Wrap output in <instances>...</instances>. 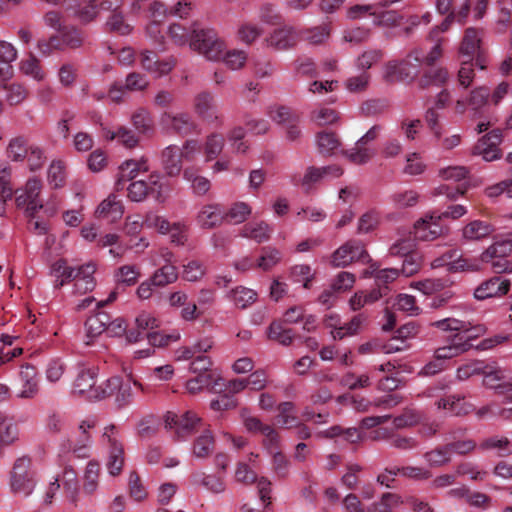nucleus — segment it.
Masks as SVG:
<instances>
[{
	"label": "nucleus",
	"mask_w": 512,
	"mask_h": 512,
	"mask_svg": "<svg viewBox=\"0 0 512 512\" xmlns=\"http://www.w3.org/2000/svg\"><path fill=\"white\" fill-rule=\"evenodd\" d=\"M190 48L209 61H222L231 71L245 67L248 53L243 49L226 50L225 42L213 29L194 30Z\"/></svg>",
	"instance_id": "1"
},
{
	"label": "nucleus",
	"mask_w": 512,
	"mask_h": 512,
	"mask_svg": "<svg viewBox=\"0 0 512 512\" xmlns=\"http://www.w3.org/2000/svg\"><path fill=\"white\" fill-rule=\"evenodd\" d=\"M434 40L435 44L425 56L423 55V51L420 48H415L408 54L406 60H393L386 63L384 66V77L388 81H396L415 76L418 70L415 67L413 71H411L409 63L411 58H413L417 64L422 63L427 66H432L442 56V39L437 38Z\"/></svg>",
	"instance_id": "2"
},
{
	"label": "nucleus",
	"mask_w": 512,
	"mask_h": 512,
	"mask_svg": "<svg viewBox=\"0 0 512 512\" xmlns=\"http://www.w3.org/2000/svg\"><path fill=\"white\" fill-rule=\"evenodd\" d=\"M10 487L15 495L28 497L36 487L35 472L31 469L28 457L18 458L13 465L10 475Z\"/></svg>",
	"instance_id": "3"
},
{
	"label": "nucleus",
	"mask_w": 512,
	"mask_h": 512,
	"mask_svg": "<svg viewBox=\"0 0 512 512\" xmlns=\"http://www.w3.org/2000/svg\"><path fill=\"white\" fill-rule=\"evenodd\" d=\"M144 392V387L138 381L124 382L120 377H111L105 380V398L115 395L118 408H124L134 402L135 396Z\"/></svg>",
	"instance_id": "4"
},
{
	"label": "nucleus",
	"mask_w": 512,
	"mask_h": 512,
	"mask_svg": "<svg viewBox=\"0 0 512 512\" xmlns=\"http://www.w3.org/2000/svg\"><path fill=\"white\" fill-rule=\"evenodd\" d=\"M96 424L97 420L93 416L81 420L76 431H74L67 441V450L78 458L89 457L92 444L91 431L96 427Z\"/></svg>",
	"instance_id": "5"
},
{
	"label": "nucleus",
	"mask_w": 512,
	"mask_h": 512,
	"mask_svg": "<svg viewBox=\"0 0 512 512\" xmlns=\"http://www.w3.org/2000/svg\"><path fill=\"white\" fill-rule=\"evenodd\" d=\"M97 375L96 368L81 369L75 379L73 392L90 401L104 399L105 381L97 385Z\"/></svg>",
	"instance_id": "6"
},
{
	"label": "nucleus",
	"mask_w": 512,
	"mask_h": 512,
	"mask_svg": "<svg viewBox=\"0 0 512 512\" xmlns=\"http://www.w3.org/2000/svg\"><path fill=\"white\" fill-rule=\"evenodd\" d=\"M201 418L192 411L182 414L167 412L164 417L165 428L175 433L178 439H184L201 426Z\"/></svg>",
	"instance_id": "7"
},
{
	"label": "nucleus",
	"mask_w": 512,
	"mask_h": 512,
	"mask_svg": "<svg viewBox=\"0 0 512 512\" xmlns=\"http://www.w3.org/2000/svg\"><path fill=\"white\" fill-rule=\"evenodd\" d=\"M369 255L361 241L349 240L337 248L331 255V265L346 267L355 261H367Z\"/></svg>",
	"instance_id": "8"
},
{
	"label": "nucleus",
	"mask_w": 512,
	"mask_h": 512,
	"mask_svg": "<svg viewBox=\"0 0 512 512\" xmlns=\"http://www.w3.org/2000/svg\"><path fill=\"white\" fill-rule=\"evenodd\" d=\"M42 189V182L36 177L27 180L25 186L16 190V204L23 207L33 216L37 211L43 208V203L39 198Z\"/></svg>",
	"instance_id": "9"
},
{
	"label": "nucleus",
	"mask_w": 512,
	"mask_h": 512,
	"mask_svg": "<svg viewBox=\"0 0 512 512\" xmlns=\"http://www.w3.org/2000/svg\"><path fill=\"white\" fill-rule=\"evenodd\" d=\"M441 216L438 213L426 214L415 225V237L422 241H433L448 234V228L440 224Z\"/></svg>",
	"instance_id": "10"
},
{
	"label": "nucleus",
	"mask_w": 512,
	"mask_h": 512,
	"mask_svg": "<svg viewBox=\"0 0 512 512\" xmlns=\"http://www.w3.org/2000/svg\"><path fill=\"white\" fill-rule=\"evenodd\" d=\"M195 113L204 121L213 124H222V117L219 113L214 96L207 91L200 92L193 99Z\"/></svg>",
	"instance_id": "11"
},
{
	"label": "nucleus",
	"mask_w": 512,
	"mask_h": 512,
	"mask_svg": "<svg viewBox=\"0 0 512 512\" xmlns=\"http://www.w3.org/2000/svg\"><path fill=\"white\" fill-rule=\"evenodd\" d=\"M483 385L497 393H504L512 387V377L497 365H484L481 369Z\"/></svg>",
	"instance_id": "12"
},
{
	"label": "nucleus",
	"mask_w": 512,
	"mask_h": 512,
	"mask_svg": "<svg viewBox=\"0 0 512 512\" xmlns=\"http://www.w3.org/2000/svg\"><path fill=\"white\" fill-rule=\"evenodd\" d=\"M39 391L37 370L34 366L26 364L21 366L17 379V397L23 399L33 398Z\"/></svg>",
	"instance_id": "13"
},
{
	"label": "nucleus",
	"mask_w": 512,
	"mask_h": 512,
	"mask_svg": "<svg viewBox=\"0 0 512 512\" xmlns=\"http://www.w3.org/2000/svg\"><path fill=\"white\" fill-rule=\"evenodd\" d=\"M490 91L485 86L474 88L467 99H458L454 105V111L463 115L468 108L474 113H479L489 103Z\"/></svg>",
	"instance_id": "14"
},
{
	"label": "nucleus",
	"mask_w": 512,
	"mask_h": 512,
	"mask_svg": "<svg viewBox=\"0 0 512 512\" xmlns=\"http://www.w3.org/2000/svg\"><path fill=\"white\" fill-rule=\"evenodd\" d=\"M511 282L504 276H494L483 281L474 290V297L477 300H485L492 297H501L508 293Z\"/></svg>",
	"instance_id": "15"
},
{
	"label": "nucleus",
	"mask_w": 512,
	"mask_h": 512,
	"mask_svg": "<svg viewBox=\"0 0 512 512\" xmlns=\"http://www.w3.org/2000/svg\"><path fill=\"white\" fill-rule=\"evenodd\" d=\"M502 141V133L499 129L493 130L483 136L473 149V154L480 155L487 161H494L501 157L499 144Z\"/></svg>",
	"instance_id": "16"
},
{
	"label": "nucleus",
	"mask_w": 512,
	"mask_h": 512,
	"mask_svg": "<svg viewBox=\"0 0 512 512\" xmlns=\"http://www.w3.org/2000/svg\"><path fill=\"white\" fill-rule=\"evenodd\" d=\"M150 170L148 158L145 156L139 159L125 160L119 166L118 178L116 182L117 189H123L126 181H132L142 173Z\"/></svg>",
	"instance_id": "17"
},
{
	"label": "nucleus",
	"mask_w": 512,
	"mask_h": 512,
	"mask_svg": "<svg viewBox=\"0 0 512 512\" xmlns=\"http://www.w3.org/2000/svg\"><path fill=\"white\" fill-rule=\"evenodd\" d=\"M224 220V211L219 203H207L202 205L196 216V224L201 229H214Z\"/></svg>",
	"instance_id": "18"
},
{
	"label": "nucleus",
	"mask_w": 512,
	"mask_h": 512,
	"mask_svg": "<svg viewBox=\"0 0 512 512\" xmlns=\"http://www.w3.org/2000/svg\"><path fill=\"white\" fill-rule=\"evenodd\" d=\"M140 64L146 71L160 77L168 74L173 69L175 62L172 58L159 60L154 51L143 50L140 53Z\"/></svg>",
	"instance_id": "19"
},
{
	"label": "nucleus",
	"mask_w": 512,
	"mask_h": 512,
	"mask_svg": "<svg viewBox=\"0 0 512 512\" xmlns=\"http://www.w3.org/2000/svg\"><path fill=\"white\" fill-rule=\"evenodd\" d=\"M471 344L463 339L461 335H452L447 338L444 345L438 347L434 351V358L443 362L455 358L471 348Z\"/></svg>",
	"instance_id": "20"
},
{
	"label": "nucleus",
	"mask_w": 512,
	"mask_h": 512,
	"mask_svg": "<svg viewBox=\"0 0 512 512\" xmlns=\"http://www.w3.org/2000/svg\"><path fill=\"white\" fill-rule=\"evenodd\" d=\"M59 481H61L67 501L74 507H79L81 505V492L75 469L71 466L65 467Z\"/></svg>",
	"instance_id": "21"
},
{
	"label": "nucleus",
	"mask_w": 512,
	"mask_h": 512,
	"mask_svg": "<svg viewBox=\"0 0 512 512\" xmlns=\"http://www.w3.org/2000/svg\"><path fill=\"white\" fill-rule=\"evenodd\" d=\"M161 124L168 130H172L180 135L192 133L196 124L188 113H164L161 116Z\"/></svg>",
	"instance_id": "22"
},
{
	"label": "nucleus",
	"mask_w": 512,
	"mask_h": 512,
	"mask_svg": "<svg viewBox=\"0 0 512 512\" xmlns=\"http://www.w3.org/2000/svg\"><path fill=\"white\" fill-rule=\"evenodd\" d=\"M95 272L96 264L93 262H89L78 268H75L73 281L76 294L82 295L92 291L95 288Z\"/></svg>",
	"instance_id": "23"
},
{
	"label": "nucleus",
	"mask_w": 512,
	"mask_h": 512,
	"mask_svg": "<svg viewBox=\"0 0 512 512\" xmlns=\"http://www.w3.org/2000/svg\"><path fill=\"white\" fill-rule=\"evenodd\" d=\"M298 36L293 27L284 26L275 29L267 38V45L276 50H286L293 47Z\"/></svg>",
	"instance_id": "24"
},
{
	"label": "nucleus",
	"mask_w": 512,
	"mask_h": 512,
	"mask_svg": "<svg viewBox=\"0 0 512 512\" xmlns=\"http://www.w3.org/2000/svg\"><path fill=\"white\" fill-rule=\"evenodd\" d=\"M436 406L439 410H444L455 416L467 415L475 410L472 403L458 395H450L445 398H441L436 402Z\"/></svg>",
	"instance_id": "25"
},
{
	"label": "nucleus",
	"mask_w": 512,
	"mask_h": 512,
	"mask_svg": "<svg viewBox=\"0 0 512 512\" xmlns=\"http://www.w3.org/2000/svg\"><path fill=\"white\" fill-rule=\"evenodd\" d=\"M124 213L121 200L116 195L110 194L97 207L95 215L98 218L106 219L109 222H116Z\"/></svg>",
	"instance_id": "26"
},
{
	"label": "nucleus",
	"mask_w": 512,
	"mask_h": 512,
	"mask_svg": "<svg viewBox=\"0 0 512 512\" xmlns=\"http://www.w3.org/2000/svg\"><path fill=\"white\" fill-rule=\"evenodd\" d=\"M182 163L180 147L169 145L162 151L161 164L167 176L179 175L182 170Z\"/></svg>",
	"instance_id": "27"
},
{
	"label": "nucleus",
	"mask_w": 512,
	"mask_h": 512,
	"mask_svg": "<svg viewBox=\"0 0 512 512\" xmlns=\"http://www.w3.org/2000/svg\"><path fill=\"white\" fill-rule=\"evenodd\" d=\"M494 232V227L489 222L472 220L461 230L462 238L468 242L481 241L488 238Z\"/></svg>",
	"instance_id": "28"
},
{
	"label": "nucleus",
	"mask_w": 512,
	"mask_h": 512,
	"mask_svg": "<svg viewBox=\"0 0 512 512\" xmlns=\"http://www.w3.org/2000/svg\"><path fill=\"white\" fill-rule=\"evenodd\" d=\"M146 185L148 188V195H151L155 201L159 203H164L166 201L170 193V186L160 172H151L146 180Z\"/></svg>",
	"instance_id": "29"
},
{
	"label": "nucleus",
	"mask_w": 512,
	"mask_h": 512,
	"mask_svg": "<svg viewBox=\"0 0 512 512\" xmlns=\"http://www.w3.org/2000/svg\"><path fill=\"white\" fill-rule=\"evenodd\" d=\"M191 479L194 485L202 486L214 494H221L226 490L224 475L195 472L192 474Z\"/></svg>",
	"instance_id": "30"
},
{
	"label": "nucleus",
	"mask_w": 512,
	"mask_h": 512,
	"mask_svg": "<svg viewBox=\"0 0 512 512\" xmlns=\"http://www.w3.org/2000/svg\"><path fill=\"white\" fill-rule=\"evenodd\" d=\"M215 448V439L210 429H203L195 438L192 446V454L198 459L209 457Z\"/></svg>",
	"instance_id": "31"
},
{
	"label": "nucleus",
	"mask_w": 512,
	"mask_h": 512,
	"mask_svg": "<svg viewBox=\"0 0 512 512\" xmlns=\"http://www.w3.org/2000/svg\"><path fill=\"white\" fill-rule=\"evenodd\" d=\"M100 467L96 462L90 461L84 470L82 476V485L80 488L81 496H92L99 487Z\"/></svg>",
	"instance_id": "32"
},
{
	"label": "nucleus",
	"mask_w": 512,
	"mask_h": 512,
	"mask_svg": "<svg viewBox=\"0 0 512 512\" xmlns=\"http://www.w3.org/2000/svg\"><path fill=\"white\" fill-rule=\"evenodd\" d=\"M183 178L190 183L192 192L197 196L206 195L211 188L210 180L200 175L199 170L195 167L185 168L183 170Z\"/></svg>",
	"instance_id": "33"
},
{
	"label": "nucleus",
	"mask_w": 512,
	"mask_h": 512,
	"mask_svg": "<svg viewBox=\"0 0 512 512\" xmlns=\"http://www.w3.org/2000/svg\"><path fill=\"white\" fill-rule=\"evenodd\" d=\"M404 503V496L397 493L386 492L368 507V512H393Z\"/></svg>",
	"instance_id": "34"
},
{
	"label": "nucleus",
	"mask_w": 512,
	"mask_h": 512,
	"mask_svg": "<svg viewBox=\"0 0 512 512\" xmlns=\"http://www.w3.org/2000/svg\"><path fill=\"white\" fill-rule=\"evenodd\" d=\"M388 287L373 289L369 292H357L349 300L350 309L353 311L360 310L366 305L374 302L387 295Z\"/></svg>",
	"instance_id": "35"
},
{
	"label": "nucleus",
	"mask_w": 512,
	"mask_h": 512,
	"mask_svg": "<svg viewBox=\"0 0 512 512\" xmlns=\"http://www.w3.org/2000/svg\"><path fill=\"white\" fill-rule=\"evenodd\" d=\"M389 200L395 209L404 210L415 207L420 200V194L414 189H400L392 193Z\"/></svg>",
	"instance_id": "36"
},
{
	"label": "nucleus",
	"mask_w": 512,
	"mask_h": 512,
	"mask_svg": "<svg viewBox=\"0 0 512 512\" xmlns=\"http://www.w3.org/2000/svg\"><path fill=\"white\" fill-rule=\"evenodd\" d=\"M343 155L353 164L364 165L375 157L376 150L357 140L353 148L343 151Z\"/></svg>",
	"instance_id": "37"
},
{
	"label": "nucleus",
	"mask_w": 512,
	"mask_h": 512,
	"mask_svg": "<svg viewBox=\"0 0 512 512\" xmlns=\"http://www.w3.org/2000/svg\"><path fill=\"white\" fill-rule=\"evenodd\" d=\"M271 232L272 229L266 222L259 221L244 225L241 229V236L262 243L269 240Z\"/></svg>",
	"instance_id": "38"
},
{
	"label": "nucleus",
	"mask_w": 512,
	"mask_h": 512,
	"mask_svg": "<svg viewBox=\"0 0 512 512\" xmlns=\"http://www.w3.org/2000/svg\"><path fill=\"white\" fill-rule=\"evenodd\" d=\"M20 72L33 79L34 81L41 82L46 78V72L44 71L40 60L33 54L22 60L19 64Z\"/></svg>",
	"instance_id": "39"
},
{
	"label": "nucleus",
	"mask_w": 512,
	"mask_h": 512,
	"mask_svg": "<svg viewBox=\"0 0 512 512\" xmlns=\"http://www.w3.org/2000/svg\"><path fill=\"white\" fill-rule=\"evenodd\" d=\"M109 316L105 313H98L90 316L85 322L86 345H90L93 339L105 332Z\"/></svg>",
	"instance_id": "40"
},
{
	"label": "nucleus",
	"mask_w": 512,
	"mask_h": 512,
	"mask_svg": "<svg viewBox=\"0 0 512 512\" xmlns=\"http://www.w3.org/2000/svg\"><path fill=\"white\" fill-rule=\"evenodd\" d=\"M104 137L107 140H116L127 149L135 148L139 143L136 134L126 127H118L116 130H105Z\"/></svg>",
	"instance_id": "41"
},
{
	"label": "nucleus",
	"mask_w": 512,
	"mask_h": 512,
	"mask_svg": "<svg viewBox=\"0 0 512 512\" xmlns=\"http://www.w3.org/2000/svg\"><path fill=\"white\" fill-rule=\"evenodd\" d=\"M479 48V31L473 27L467 28L459 49L460 54L467 59H472L477 54Z\"/></svg>",
	"instance_id": "42"
},
{
	"label": "nucleus",
	"mask_w": 512,
	"mask_h": 512,
	"mask_svg": "<svg viewBox=\"0 0 512 512\" xmlns=\"http://www.w3.org/2000/svg\"><path fill=\"white\" fill-rule=\"evenodd\" d=\"M225 145V138L221 133L212 132L205 138L203 151L205 161L210 162L216 159L222 152Z\"/></svg>",
	"instance_id": "43"
},
{
	"label": "nucleus",
	"mask_w": 512,
	"mask_h": 512,
	"mask_svg": "<svg viewBox=\"0 0 512 512\" xmlns=\"http://www.w3.org/2000/svg\"><path fill=\"white\" fill-rule=\"evenodd\" d=\"M178 270L174 264L162 265L150 276L155 287L164 288L178 279Z\"/></svg>",
	"instance_id": "44"
},
{
	"label": "nucleus",
	"mask_w": 512,
	"mask_h": 512,
	"mask_svg": "<svg viewBox=\"0 0 512 512\" xmlns=\"http://www.w3.org/2000/svg\"><path fill=\"white\" fill-rule=\"evenodd\" d=\"M113 276L117 284L133 286L138 282L141 276V270L138 265L125 264L117 268Z\"/></svg>",
	"instance_id": "45"
},
{
	"label": "nucleus",
	"mask_w": 512,
	"mask_h": 512,
	"mask_svg": "<svg viewBox=\"0 0 512 512\" xmlns=\"http://www.w3.org/2000/svg\"><path fill=\"white\" fill-rule=\"evenodd\" d=\"M512 252V238L496 241L484 250L480 256L482 262H490L495 258H506Z\"/></svg>",
	"instance_id": "46"
},
{
	"label": "nucleus",
	"mask_w": 512,
	"mask_h": 512,
	"mask_svg": "<svg viewBox=\"0 0 512 512\" xmlns=\"http://www.w3.org/2000/svg\"><path fill=\"white\" fill-rule=\"evenodd\" d=\"M228 297L237 308L245 309L257 300V293L250 288L238 286L229 292Z\"/></svg>",
	"instance_id": "47"
},
{
	"label": "nucleus",
	"mask_w": 512,
	"mask_h": 512,
	"mask_svg": "<svg viewBox=\"0 0 512 512\" xmlns=\"http://www.w3.org/2000/svg\"><path fill=\"white\" fill-rule=\"evenodd\" d=\"M479 449L482 451L496 450L499 456H509L512 454V444L507 437L492 436L484 439Z\"/></svg>",
	"instance_id": "48"
},
{
	"label": "nucleus",
	"mask_w": 512,
	"mask_h": 512,
	"mask_svg": "<svg viewBox=\"0 0 512 512\" xmlns=\"http://www.w3.org/2000/svg\"><path fill=\"white\" fill-rule=\"evenodd\" d=\"M277 421L285 428L296 427L299 424L297 410L294 403L286 401L278 405Z\"/></svg>",
	"instance_id": "49"
},
{
	"label": "nucleus",
	"mask_w": 512,
	"mask_h": 512,
	"mask_svg": "<svg viewBox=\"0 0 512 512\" xmlns=\"http://www.w3.org/2000/svg\"><path fill=\"white\" fill-rule=\"evenodd\" d=\"M262 34L263 29L259 25L248 21L241 22L236 31L237 39L246 45L253 44Z\"/></svg>",
	"instance_id": "50"
},
{
	"label": "nucleus",
	"mask_w": 512,
	"mask_h": 512,
	"mask_svg": "<svg viewBox=\"0 0 512 512\" xmlns=\"http://www.w3.org/2000/svg\"><path fill=\"white\" fill-rule=\"evenodd\" d=\"M47 181L54 189L62 188L66 182V165L62 160H53L47 171Z\"/></svg>",
	"instance_id": "51"
},
{
	"label": "nucleus",
	"mask_w": 512,
	"mask_h": 512,
	"mask_svg": "<svg viewBox=\"0 0 512 512\" xmlns=\"http://www.w3.org/2000/svg\"><path fill=\"white\" fill-rule=\"evenodd\" d=\"M430 467H442L451 461V451L448 444L436 447L423 455Z\"/></svg>",
	"instance_id": "52"
},
{
	"label": "nucleus",
	"mask_w": 512,
	"mask_h": 512,
	"mask_svg": "<svg viewBox=\"0 0 512 512\" xmlns=\"http://www.w3.org/2000/svg\"><path fill=\"white\" fill-rule=\"evenodd\" d=\"M403 16L395 10H381L376 8L373 14V24L384 28H393L400 25Z\"/></svg>",
	"instance_id": "53"
},
{
	"label": "nucleus",
	"mask_w": 512,
	"mask_h": 512,
	"mask_svg": "<svg viewBox=\"0 0 512 512\" xmlns=\"http://www.w3.org/2000/svg\"><path fill=\"white\" fill-rule=\"evenodd\" d=\"M365 322L366 316L364 314H357L350 322L344 324L336 331H331V335L334 339H343L346 336H353L360 332Z\"/></svg>",
	"instance_id": "54"
},
{
	"label": "nucleus",
	"mask_w": 512,
	"mask_h": 512,
	"mask_svg": "<svg viewBox=\"0 0 512 512\" xmlns=\"http://www.w3.org/2000/svg\"><path fill=\"white\" fill-rule=\"evenodd\" d=\"M59 37L63 49H77L83 45L85 40L84 34L73 26L63 28L60 31Z\"/></svg>",
	"instance_id": "55"
},
{
	"label": "nucleus",
	"mask_w": 512,
	"mask_h": 512,
	"mask_svg": "<svg viewBox=\"0 0 512 512\" xmlns=\"http://www.w3.org/2000/svg\"><path fill=\"white\" fill-rule=\"evenodd\" d=\"M3 89L6 92L5 100L11 106L23 103L29 96L28 89L21 83L14 82L4 85Z\"/></svg>",
	"instance_id": "56"
},
{
	"label": "nucleus",
	"mask_w": 512,
	"mask_h": 512,
	"mask_svg": "<svg viewBox=\"0 0 512 512\" xmlns=\"http://www.w3.org/2000/svg\"><path fill=\"white\" fill-rule=\"evenodd\" d=\"M252 213L251 206L243 201L233 203L227 212L224 213V218H227L234 224L245 222Z\"/></svg>",
	"instance_id": "57"
},
{
	"label": "nucleus",
	"mask_w": 512,
	"mask_h": 512,
	"mask_svg": "<svg viewBox=\"0 0 512 512\" xmlns=\"http://www.w3.org/2000/svg\"><path fill=\"white\" fill-rule=\"evenodd\" d=\"M219 380H221V378L213 373L199 374L195 378L187 381L186 389L189 393L196 394L203 389L210 387L213 383L214 385H217Z\"/></svg>",
	"instance_id": "58"
},
{
	"label": "nucleus",
	"mask_w": 512,
	"mask_h": 512,
	"mask_svg": "<svg viewBox=\"0 0 512 512\" xmlns=\"http://www.w3.org/2000/svg\"><path fill=\"white\" fill-rule=\"evenodd\" d=\"M318 150L323 155H332L340 146L337 136L332 132H320L316 136Z\"/></svg>",
	"instance_id": "59"
},
{
	"label": "nucleus",
	"mask_w": 512,
	"mask_h": 512,
	"mask_svg": "<svg viewBox=\"0 0 512 512\" xmlns=\"http://www.w3.org/2000/svg\"><path fill=\"white\" fill-rule=\"evenodd\" d=\"M383 52L380 49H367L364 50L356 59L355 66L361 71L370 69L374 64L381 61Z\"/></svg>",
	"instance_id": "60"
},
{
	"label": "nucleus",
	"mask_w": 512,
	"mask_h": 512,
	"mask_svg": "<svg viewBox=\"0 0 512 512\" xmlns=\"http://www.w3.org/2000/svg\"><path fill=\"white\" fill-rule=\"evenodd\" d=\"M449 79V75L446 69L444 68H438L434 70H430L429 72L425 73L420 79H419V86L421 88H426L429 86H442L444 85Z\"/></svg>",
	"instance_id": "61"
},
{
	"label": "nucleus",
	"mask_w": 512,
	"mask_h": 512,
	"mask_svg": "<svg viewBox=\"0 0 512 512\" xmlns=\"http://www.w3.org/2000/svg\"><path fill=\"white\" fill-rule=\"evenodd\" d=\"M52 273L55 276V286L60 287L73 280L75 268L68 266L65 261H56L52 266Z\"/></svg>",
	"instance_id": "62"
},
{
	"label": "nucleus",
	"mask_w": 512,
	"mask_h": 512,
	"mask_svg": "<svg viewBox=\"0 0 512 512\" xmlns=\"http://www.w3.org/2000/svg\"><path fill=\"white\" fill-rule=\"evenodd\" d=\"M267 336L285 346L290 345L293 340L292 330L284 328L282 323L276 321L270 324Z\"/></svg>",
	"instance_id": "63"
},
{
	"label": "nucleus",
	"mask_w": 512,
	"mask_h": 512,
	"mask_svg": "<svg viewBox=\"0 0 512 512\" xmlns=\"http://www.w3.org/2000/svg\"><path fill=\"white\" fill-rule=\"evenodd\" d=\"M331 34V27L329 24H322L317 27L305 30L302 33V37L310 44H322L324 43Z\"/></svg>",
	"instance_id": "64"
}]
</instances>
